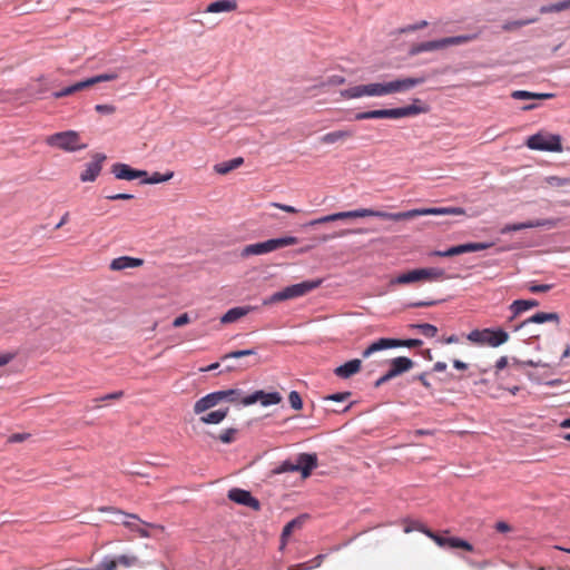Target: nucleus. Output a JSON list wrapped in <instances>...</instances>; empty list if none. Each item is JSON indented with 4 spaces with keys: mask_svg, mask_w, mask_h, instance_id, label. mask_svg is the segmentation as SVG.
<instances>
[{
    "mask_svg": "<svg viewBox=\"0 0 570 570\" xmlns=\"http://www.w3.org/2000/svg\"><path fill=\"white\" fill-rule=\"evenodd\" d=\"M350 395H351V393H348V392L335 393V394L326 396V400L342 402V401H345Z\"/></svg>",
    "mask_w": 570,
    "mask_h": 570,
    "instance_id": "obj_61",
    "label": "nucleus"
},
{
    "mask_svg": "<svg viewBox=\"0 0 570 570\" xmlns=\"http://www.w3.org/2000/svg\"><path fill=\"white\" fill-rule=\"evenodd\" d=\"M461 254L462 253H461L460 245L452 246L446 250H435L433 253V255L439 256V257H452V256H456V255H461Z\"/></svg>",
    "mask_w": 570,
    "mask_h": 570,
    "instance_id": "obj_46",
    "label": "nucleus"
},
{
    "mask_svg": "<svg viewBox=\"0 0 570 570\" xmlns=\"http://www.w3.org/2000/svg\"><path fill=\"white\" fill-rule=\"evenodd\" d=\"M227 497L233 502L252 508L255 511H258L261 509L259 501L256 498H254L249 491L239 488H233L228 491Z\"/></svg>",
    "mask_w": 570,
    "mask_h": 570,
    "instance_id": "obj_15",
    "label": "nucleus"
},
{
    "mask_svg": "<svg viewBox=\"0 0 570 570\" xmlns=\"http://www.w3.org/2000/svg\"><path fill=\"white\" fill-rule=\"evenodd\" d=\"M348 234H351V230H350V229H343V230H340V232H337V233H335V234H333V235H323V236L321 237V240H322V242H327V240L333 239V238H335V237H343V236H346V235H348Z\"/></svg>",
    "mask_w": 570,
    "mask_h": 570,
    "instance_id": "obj_60",
    "label": "nucleus"
},
{
    "mask_svg": "<svg viewBox=\"0 0 570 570\" xmlns=\"http://www.w3.org/2000/svg\"><path fill=\"white\" fill-rule=\"evenodd\" d=\"M116 512L121 513L126 517V520L121 522L122 525L126 527L128 530L136 532L140 538H149L151 535L147 528L158 529L161 531L164 530L163 525L148 523L141 520L137 514L124 513L119 510H117Z\"/></svg>",
    "mask_w": 570,
    "mask_h": 570,
    "instance_id": "obj_12",
    "label": "nucleus"
},
{
    "mask_svg": "<svg viewBox=\"0 0 570 570\" xmlns=\"http://www.w3.org/2000/svg\"><path fill=\"white\" fill-rule=\"evenodd\" d=\"M322 284V279L305 281L294 284L274 293L272 296L264 301V305L276 304L283 301L297 298L316 289Z\"/></svg>",
    "mask_w": 570,
    "mask_h": 570,
    "instance_id": "obj_4",
    "label": "nucleus"
},
{
    "mask_svg": "<svg viewBox=\"0 0 570 570\" xmlns=\"http://www.w3.org/2000/svg\"><path fill=\"white\" fill-rule=\"evenodd\" d=\"M95 110L99 114L112 115L116 112V107L114 105H96Z\"/></svg>",
    "mask_w": 570,
    "mask_h": 570,
    "instance_id": "obj_53",
    "label": "nucleus"
},
{
    "mask_svg": "<svg viewBox=\"0 0 570 570\" xmlns=\"http://www.w3.org/2000/svg\"><path fill=\"white\" fill-rule=\"evenodd\" d=\"M105 159L104 154H95L92 160L86 165V169L80 174V180L83 183L95 181L101 171Z\"/></svg>",
    "mask_w": 570,
    "mask_h": 570,
    "instance_id": "obj_16",
    "label": "nucleus"
},
{
    "mask_svg": "<svg viewBox=\"0 0 570 570\" xmlns=\"http://www.w3.org/2000/svg\"><path fill=\"white\" fill-rule=\"evenodd\" d=\"M305 519L306 517L305 515H299L295 519H293L292 521H289L284 528H283V531H282V535H281V541H282V549L286 546L287 543V540L288 538L292 535V533L296 530V529H301L305 522Z\"/></svg>",
    "mask_w": 570,
    "mask_h": 570,
    "instance_id": "obj_29",
    "label": "nucleus"
},
{
    "mask_svg": "<svg viewBox=\"0 0 570 570\" xmlns=\"http://www.w3.org/2000/svg\"><path fill=\"white\" fill-rule=\"evenodd\" d=\"M112 561L115 563V570L117 566L120 564L122 567L129 568L136 566L138 563V558L136 556H119L117 559L105 558L101 562Z\"/></svg>",
    "mask_w": 570,
    "mask_h": 570,
    "instance_id": "obj_34",
    "label": "nucleus"
},
{
    "mask_svg": "<svg viewBox=\"0 0 570 570\" xmlns=\"http://www.w3.org/2000/svg\"><path fill=\"white\" fill-rule=\"evenodd\" d=\"M65 570H115V563L112 561H107V562H100L94 569L67 568Z\"/></svg>",
    "mask_w": 570,
    "mask_h": 570,
    "instance_id": "obj_48",
    "label": "nucleus"
},
{
    "mask_svg": "<svg viewBox=\"0 0 570 570\" xmlns=\"http://www.w3.org/2000/svg\"><path fill=\"white\" fill-rule=\"evenodd\" d=\"M570 9V0H563L554 4L542 6L540 13L560 12Z\"/></svg>",
    "mask_w": 570,
    "mask_h": 570,
    "instance_id": "obj_38",
    "label": "nucleus"
},
{
    "mask_svg": "<svg viewBox=\"0 0 570 570\" xmlns=\"http://www.w3.org/2000/svg\"><path fill=\"white\" fill-rule=\"evenodd\" d=\"M345 83V78L338 75H334L327 78L325 82L322 83V86H341Z\"/></svg>",
    "mask_w": 570,
    "mask_h": 570,
    "instance_id": "obj_51",
    "label": "nucleus"
},
{
    "mask_svg": "<svg viewBox=\"0 0 570 570\" xmlns=\"http://www.w3.org/2000/svg\"><path fill=\"white\" fill-rule=\"evenodd\" d=\"M413 327L417 328L426 337H434L438 333L436 326L429 323L415 324Z\"/></svg>",
    "mask_w": 570,
    "mask_h": 570,
    "instance_id": "obj_43",
    "label": "nucleus"
},
{
    "mask_svg": "<svg viewBox=\"0 0 570 570\" xmlns=\"http://www.w3.org/2000/svg\"><path fill=\"white\" fill-rule=\"evenodd\" d=\"M111 173L117 179L121 180H134L147 176V171L134 169L129 165L122 163L114 164L111 166Z\"/></svg>",
    "mask_w": 570,
    "mask_h": 570,
    "instance_id": "obj_17",
    "label": "nucleus"
},
{
    "mask_svg": "<svg viewBox=\"0 0 570 570\" xmlns=\"http://www.w3.org/2000/svg\"><path fill=\"white\" fill-rule=\"evenodd\" d=\"M237 7L236 0H219L209 3L205 11L208 13L230 12L235 11Z\"/></svg>",
    "mask_w": 570,
    "mask_h": 570,
    "instance_id": "obj_26",
    "label": "nucleus"
},
{
    "mask_svg": "<svg viewBox=\"0 0 570 570\" xmlns=\"http://www.w3.org/2000/svg\"><path fill=\"white\" fill-rule=\"evenodd\" d=\"M83 89H87L85 80L76 82V83H73L71 86H68V87L63 88L62 90L53 92V97L56 99H59V98H62V97H67V96L73 95L75 92L83 90Z\"/></svg>",
    "mask_w": 570,
    "mask_h": 570,
    "instance_id": "obj_35",
    "label": "nucleus"
},
{
    "mask_svg": "<svg viewBox=\"0 0 570 570\" xmlns=\"http://www.w3.org/2000/svg\"><path fill=\"white\" fill-rule=\"evenodd\" d=\"M118 78V75L116 72L110 73H101L91 78H88L85 80L86 87L89 88L96 83L104 82V81H112Z\"/></svg>",
    "mask_w": 570,
    "mask_h": 570,
    "instance_id": "obj_37",
    "label": "nucleus"
},
{
    "mask_svg": "<svg viewBox=\"0 0 570 570\" xmlns=\"http://www.w3.org/2000/svg\"><path fill=\"white\" fill-rule=\"evenodd\" d=\"M429 111V107L421 102L420 99H414L412 105L393 108V109H376L357 112L355 120H367V119H399L404 117L416 116Z\"/></svg>",
    "mask_w": 570,
    "mask_h": 570,
    "instance_id": "obj_2",
    "label": "nucleus"
},
{
    "mask_svg": "<svg viewBox=\"0 0 570 570\" xmlns=\"http://www.w3.org/2000/svg\"><path fill=\"white\" fill-rule=\"evenodd\" d=\"M256 352L255 350H240V351H234V352H230V353H227L225 354L222 360H227V358H240V357H244V356H250V355H255Z\"/></svg>",
    "mask_w": 570,
    "mask_h": 570,
    "instance_id": "obj_45",
    "label": "nucleus"
},
{
    "mask_svg": "<svg viewBox=\"0 0 570 570\" xmlns=\"http://www.w3.org/2000/svg\"><path fill=\"white\" fill-rule=\"evenodd\" d=\"M222 393V400L227 401L229 403H242V391L240 390H224L219 391Z\"/></svg>",
    "mask_w": 570,
    "mask_h": 570,
    "instance_id": "obj_39",
    "label": "nucleus"
},
{
    "mask_svg": "<svg viewBox=\"0 0 570 570\" xmlns=\"http://www.w3.org/2000/svg\"><path fill=\"white\" fill-rule=\"evenodd\" d=\"M426 81L425 76L420 77H404L397 78L385 82L386 96L400 92H406L416 86H420Z\"/></svg>",
    "mask_w": 570,
    "mask_h": 570,
    "instance_id": "obj_13",
    "label": "nucleus"
},
{
    "mask_svg": "<svg viewBox=\"0 0 570 570\" xmlns=\"http://www.w3.org/2000/svg\"><path fill=\"white\" fill-rule=\"evenodd\" d=\"M331 222H336L335 214H330V215L320 217L317 219H314L309 223V225L314 226V225H321V224L331 223Z\"/></svg>",
    "mask_w": 570,
    "mask_h": 570,
    "instance_id": "obj_56",
    "label": "nucleus"
},
{
    "mask_svg": "<svg viewBox=\"0 0 570 570\" xmlns=\"http://www.w3.org/2000/svg\"><path fill=\"white\" fill-rule=\"evenodd\" d=\"M362 368V362L358 358L351 360L334 370V374L340 379H348Z\"/></svg>",
    "mask_w": 570,
    "mask_h": 570,
    "instance_id": "obj_21",
    "label": "nucleus"
},
{
    "mask_svg": "<svg viewBox=\"0 0 570 570\" xmlns=\"http://www.w3.org/2000/svg\"><path fill=\"white\" fill-rule=\"evenodd\" d=\"M28 438H29V434H26V433H16V434H12V435L9 438V442H11V443L23 442V441H26Z\"/></svg>",
    "mask_w": 570,
    "mask_h": 570,
    "instance_id": "obj_63",
    "label": "nucleus"
},
{
    "mask_svg": "<svg viewBox=\"0 0 570 570\" xmlns=\"http://www.w3.org/2000/svg\"><path fill=\"white\" fill-rule=\"evenodd\" d=\"M282 395L278 392L266 393L264 391H256L255 393L244 396L242 399L243 405H252L261 402L263 406L274 405L282 402Z\"/></svg>",
    "mask_w": 570,
    "mask_h": 570,
    "instance_id": "obj_14",
    "label": "nucleus"
},
{
    "mask_svg": "<svg viewBox=\"0 0 570 570\" xmlns=\"http://www.w3.org/2000/svg\"><path fill=\"white\" fill-rule=\"evenodd\" d=\"M244 163V159L242 157H237L227 161H223L219 164H216L214 166V170L219 175H227L232 170L238 168Z\"/></svg>",
    "mask_w": 570,
    "mask_h": 570,
    "instance_id": "obj_32",
    "label": "nucleus"
},
{
    "mask_svg": "<svg viewBox=\"0 0 570 570\" xmlns=\"http://www.w3.org/2000/svg\"><path fill=\"white\" fill-rule=\"evenodd\" d=\"M144 264V261L140 258L129 257V256H120L111 261L110 269L111 271H122L127 268L139 267Z\"/></svg>",
    "mask_w": 570,
    "mask_h": 570,
    "instance_id": "obj_25",
    "label": "nucleus"
},
{
    "mask_svg": "<svg viewBox=\"0 0 570 570\" xmlns=\"http://www.w3.org/2000/svg\"><path fill=\"white\" fill-rule=\"evenodd\" d=\"M288 401L294 410H301L303 407V401L297 391H292L288 395Z\"/></svg>",
    "mask_w": 570,
    "mask_h": 570,
    "instance_id": "obj_47",
    "label": "nucleus"
},
{
    "mask_svg": "<svg viewBox=\"0 0 570 570\" xmlns=\"http://www.w3.org/2000/svg\"><path fill=\"white\" fill-rule=\"evenodd\" d=\"M539 306V302L535 299H517L510 305V309L513 316H517L530 308Z\"/></svg>",
    "mask_w": 570,
    "mask_h": 570,
    "instance_id": "obj_33",
    "label": "nucleus"
},
{
    "mask_svg": "<svg viewBox=\"0 0 570 570\" xmlns=\"http://www.w3.org/2000/svg\"><path fill=\"white\" fill-rule=\"evenodd\" d=\"M421 282H439L446 278L445 272L439 267L419 268Z\"/></svg>",
    "mask_w": 570,
    "mask_h": 570,
    "instance_id": "obj_28",
    "label": "nucleus"
},
{
    "mask_svg": "<svg viewBox=\"0 0 570 570\" xmlns=\"http://www.w3.org/2000/svg\"><path fill=\"white\" fill-rule=\"evenodd\" d=\"M551 288H552V285H550V284H541V285L531 284L529 286V291L534 294L546 293V292L550 291Z\"/></svg>",
    "mask_w": 570,
    "mask_h": 570,
    "instance_id": "obj_54",
    "label": "nucleus"
},
{
    "mask_svg": "<svg viewBox=\"0 0 570 570\" xmlns=\"http://www.w3.org/2000/svg\"><path fill=\"white\" fill-rule=\"evenodd\" d=\"M296 472H301L303 478L311 475L312 471L317 466L316 454L302 453L297 458Z\"/></svg>",
    "mask_w": 570,
    "mask_h": 570,
    "instance_id": "obj_19",
    "label": "nucleus"
},
{
    "mask_svg": "<svg viewBox=\"0 0 570 570\" xmlns=\"http://www.w3.org/2000/svg\"><path fill=\"white\" fill-rule=\"evenodd\" d=\"M428 26V21L425 20H422L417 23H414V24H409L402 29H400V32L401 33H407V32H413V31H416V30H420V29H423Z\"/></svg>",
    "mask_w": 570,
    "mask_h": 570,
    "instance_id": "obj_49",
    "label": "nucleus"
},
{
    "mask_svg": "<svg viewBox=\"0 0 570 570\" xmlns=\"http://www.w3.org/2000/svg\"><path fill=\"white\" fill-rule=\"evenodd\" d=\"M415 529H417L421 532H423L425 535H428L430 539H432L441 548L463 549V550H466V551H472L473 550L472 544L469 543L468 541L461 539V538L443 537V535H440V534L431 531L428 528H424L423 525H417V527H415Z\"/></svg>",
    "mask_w": 570,
    "mask_h": 570,
    "instance_id": "obj_11",
    "label": "nucleus"
},
{
    "mask_svg": "<svg viewBox=\"0 0 570 570\" xmlns=\"http://www.w3.org/2000/svg\"><path fill=\"white\" fill-rule=\"evenodd\" d=\"M106 198L109 200H129V199L134 198V195L120 193V194L108 195V196H106Z\"/></svg>",
    "mask_w": 570,
    "mask_h": 570,
    "instance_id": "obj_58",
    "label": "nucleus"
},
{
    "mask_svg": "<svg viewBox=\"0 0 570 570\" xmlns=\"http://www.w3.org/2000/svg\"><path fill=\"white\" fill-rule=\"evenodd\" d=\"M511 97L517 100L533 99L534 92H530L527 90H515L511 94Z\"/></svg>",
    "mask_w": 570,
    "mask_h": 570,
    "instance_id": "obj_50",
    "label": "nucleus"
},
{
    "mask_svg": "<svg viewBox=\"0 0 570 570\" xmlns=\"http://www.w3.org/2000/svg\"><path fill=\"white\" fill-rule=\"evenodd\" d=\"M421 340L409 338V340H397V338H380L373 343H371L363 352L362 356L364 358L370 357L373 353L395 347H417L422 345Z\"/></svg>",
    "mask_w": 570,
    "mask_h": 570,
    "instance_id": "obj_9",
    "label": "nucleus"
},
{
    "mask_svg": "<svg viewBox=\"0 0 570 570\" xmlns=\"http://www.w3.org/2000/svg\"><path fill=\"white\" fill-rule=\"evenodd\" d=\"M475 39H478V33L461 35L454 37H446L438 40L419 42L411 46V48L409 49V55L413 57L422 52L442 50L450 46H460L463 43L471 42Z\"/></svg>",
    "mask_w": 570,
    "mask_h": 570,
    "instance_id": "obj_3",
    "label": "nucleus"
},
{
    "mask_svg": "<svg viewBox=\"0 0 570 570\" xmlns=\"http://www.w3.org/2000/svg\"><path fill=\"white\" fill-rule=\"evenodd\" d=\"M420 273L419 268L411 269L406 273L400 274L396 277L392 278L390 281V286H396V285H410L414 283H420Z\"/></svg>",
    "mask_w": 570,
    "mask_h": 570,
    "instance_id": "obj_27",
    "label": "nucleus"
},
{
    "mask_svg": "<svg viewBox=\"0 0 570 570\" xmlns=\"http://www.w3.org/2000/svg\"><path fill=\"white\" fill-rule=\"evenodd\" d=\"M298 243V238L294 236H285L281 238H273L266 242L249 244L245 246L242 250V257H248L254 255H263L271 253L273 250L296 245Z\"/></svg>",
    "mask_w": 570,
    "mask_h": 570,
    "instance_id": "obj_5",
    "label": "nucleus"
},
{
    "mask_svg": "<svg viewBox=\"0 0 570 570\" xmlns=\"http://www.w3.org/2000/svg\"><path fill=\"white\" fill-rule=\"evenodd\" d=\"M354 134L355 132L352 129L335 130V131H331V132L323 135L320 138V141L324 145H333L336 142L345 141L348 138H352L354 136Z\"/></svg>",
    "mask_w": 570,
    "mask_h": 570,
    "instance_id": "obj_23",
    "label": "nucleus"
},
{
    "mask_svg": "<svg viewBox=\"0 0 570 570\" xmlns=\"http://www.w3.org/2000/svg\"><path fill=\"white\" fill-rule=\"evenodd\" d=\"M331 222H336L335 214H330V215L320 217L317 219H314L309 223V225L314 226V225H321V224L331 223Z\"/></svg>",
    "mask_w": 570,
    "mask_h": 570,
    "instance_id": "obj_57",
    "label": "nucleus"
},
{
    "mask_svg": "<svg viewBox=\"0 0 570 570\" xmlns=\"http://www.w3.org/2000/svg\"><path fill=\"white\" fill-rule=\"evenodd\" d=\"M254 309H255V307L249 306V305L233 307V308L228 309L220 317V323L222 324H229V323L237 322L238 320H240L242 317L246 316L247 314H249Z\"/></svg>",
    "mask_w": 570,
    "mask_h": 570,
    "instance_id": "obj_22",
    "label": "nucleus"
},
{
    "mask_svg": "<svg viewBox=\"0 0 570 570\" xmlns=\"http://www.w3.org/2000/svg\"><path fill=\"white\" fill-rule=\"evenodd\" d=\"M46 144L70 153L81 150L87 147V145L80 144V136L73 130L50 135L46 138Z\"/></svg>",
    "mask_w": 570,
    "mask_h": 570,
    "instance_id": "obj_7",
    "label": "nucleus"
},
{
    "mask_svg": "<svg viewBox=\"0 0 570 570\" xmlns=\"http://www.w3.org/2000/svg\"><path fill=\"white\" fill-rule=\"evenodd\" d=\"M544 322H553L557 325H559V323H560L559 314L558 313L539 312V313L532 315L531 317H529L528 320H525L521 324V326H524V325L530 324V323L541 324V323H544Z\"/></svg>",
    "mask_w": 570,
    "mask_h": 570,
    "instance_id": "obj_30",
    "label": "nucleus"
},
{
    "mask_svg": "<svg viewBox=\"0 0 570 570\" xmlns=\"http://www.w3.org/2000/svg\"><path fill=\"white\" fill-rule=\"evenodd\" d=\"M343 99H358L363 97H383L386 96L385 82H372L357 85L340 92Z\"/></svg>",
    "mask_w": 570,
    "mask_h": 570,
    "instance_id": "obj_8",
    "label": "nucleus"
},
{
    "mask_svg": "<svg viewBox=\"0 0 570 570\" xmlns=\"http://www.w3.org/2000/svg\"><path fill=\"white\" fill-rule=\"evenodd\" d=\"M461 253H471V252H479L484 250L491 247V244L487 243H468V244H461Z\"/></svg>",
    "mask_w": 570,
    "mask_h": 570,
    "instance_id": "obj_41",
    "label": "nucleus"
},
{
    "mask_svg": "<svg viewBox=\"0 0 570 570\" xmlns=\"http://www.w3.org/2000/svg\"><path fill=\"white\" fill-rule=\"evenodd\" d=\"M509 365V360L507 356H501L497 363H495V375H499V373L505 368Z\"/></svg>",
    "mask_w": 570,
    "mask_h": 570,
    "instance_id": "obj_59",
    "label": "nucleus"
},
{
    "mask_svg": "<svg viewBox=\"0 0 570 570\" xmlns=\"http://www.w3.org/2000/svg\"><path fill=\"white\" fill-rule=\"evenodd\" d=\"M227 414L228 407L219 409L202 415L199 421L204 424H218L227 416Z\"/></svg>",
    "mask_w": 570,
    "mask_h": 570,
    "instance_id": "obj_31",
    "label": "nucleus"
},
{
    "mask_svg": "<svg viewBox=\"0 0 570 570\" xmlns=\"http://www.w3.org/2000/svg\"><path fill=\"white\" fill-rule=\"evenodd\" d=\"M335 214V220H343L347 218H363V217H377L385 220L401 222L407 220L420 216H442V215H465V209L462 207H434V208H415L406 212L389 213L375 210L371 208H360L348 212H338Z\"/></svg>",
    "mask_w": 570,
    "mask_h": 570,
    "instance_id": "obj_1",
    "label": "nucleus"
},
{
    "mask_svg": "<svg viewBox=\"0 0 570 570\" xmlns=\"http://www.w3.org/2000/svg\"><path fill=\"white\" fill-rule=\"evenodd\" d=\"M538 20V18H530V19H522V20H514V21H508L502 24V30L504 31H515L524 26L534 23Z\"/></svg>",
    "mask_w": 570,
    "mask_h": 570,
    "instance_id": "obj_36",
    "label": "nucleus"
},
{
    "mask_svg": "<svg viewBox=\"0 0 570 570\" xmlns=\"http://www.w3.org/2000/svg\"><path fill=\"white\" fill-rule=\"evenodd\" d=\"M468 340L476 345L498 347L508 342L509 334L501 328L473 330L468 334Z\"/></svg>",
    "mask_w": 570,
    "mask_h": 570,
    "instance_id": "obj_6",
    "label": "nucleus"
},
{
    "mask_svg": "<svg viewBox=\"0 0 570 570\" xmlns=\"http://www.w3.org/2000/svg\"><path fill=\"white\" fill-rule=\"evenodd\" d=\"M222 396L223 395L219 391L203 396L194 404V412L196 414H203L206 411L215 407L216 405L223 402Z\"/></svg>",
    "mask_w": 570,
    "mask_h": 570,
    "instance_id": "obj_18",
    "label": "nucleus"
},
{
    "mask_svg": "<svg viewBox=\"0 0 570 570\" xmlns=\"http://www.w3.org/2000/svg\"><path fill=\"white\" fill-rule=\"evenodd\" d=\"M236 434H237L236 429H233V428L226 429L218 435V440L225 444H228V443H232L235 441Z\"/></svg>",
    "mask_w": 570,
    "mask_h": 570,
    "instance_id": "obj_44",
    "label": "nucleus"
},
{
    "mask_svg": "<svg viewBox=\"0 0 570 570\" xmlns=\"http://www.w3.org/2000/svg\"><path fill=\"white\" fill-rule=\"evenodd\" d=\"M284 472H296L295 463L289 461H284L276 470L275 473H284Z\"/></svg>",
    "mask_w": 570,
    "mask_h": 570,
    "instance_id": "obj_52",
    "label": "nucleus"
},
{
    "mask_svg": "<svg viewBox=\"0 0 570 570\" xmlns=\"http://www.w3.org/2000/svg\"><path fill=\"white\" fill-rule=\"evenodd\" d=\"M174 176L173 171H167L166 174H160L155 171L150 177L144 179V184H159L164 181H168Z\"/></svg>",
    "mask_w": 570,
    "mask_h": 570,
    "instance_id": "obj_40",
    "label": "nucleus"
},
{
    "mask_svg": "<svg viewBox=\"0 0 570 570\" xmlns=\"http://www.w3.org/2000/svg\"><path fill=\"white\" fill-rule=\"evenodd\" d=\"M548 225H553V222L549 219H535L518 224H508L501 229V233L507 234L510 232H518L527 228L544 227Z\"/></svg>",
    "mask_w": 570,
    "mask_h": 570,
    "instance_id": "obj_20",
    "label": "nucleus"
},
{
    "mask_svg": "<svg viewBox=\"0 0 570 570\" xmlns=\"http://www.w3.org/2000/svg\"><path fill=\"white\" fill-rule=\"evenodd\" d=\"M414 366V363L411 358L405 356H399L390 362V372L394 377L401 375L404 372L410 371Z\"/></svg>",
    "mask_w": 570,
    "mask_h": 570,
    "instance_id": "obj_24",
    "label": "nucleus"
},
{
    "mask_svg": "<svg viewBox=\"0 0 570 570\" xmlns=\"http://www.w3.org/2000/svg\"><path fill=\"white\" fill-rule=\"evenodd\" d=\"M190 322L187 313H183L178 317H176L173 322L174 327H181Z\"/></svg>",
    "mask_w": 570,
    "mask_h": 570,
    "instance_id": "obj_55",
    "label": "nucleus"
},
{
    "mask_svg": "<svg viewBox=\"0 0 570 570\" xmlns=\"http://www.w3.org/2000/svg\"><path fill=\"white\" fill-rule=\"evenodd\" d=\"M544 180L551 187H567V186H570V178H566V177L548 176V177H546Z\"/></svg>",
    "mask_w": 570,
    "mask_h": 570,
    "instance_id": "obj_42",
    "label": "nucleus"
},
{
    "mask_svg": "<svg viewBox=\"0 0 570 570\" xmlns=\"http://www.w3.org/2000/svg\"><path fill=\"white\" fill-rule=\"evenodd\" d=\"M527 146L533 150L562 151L561 137L549 132H538L530 136Z\"/></svg>",
    "mask_w": 570,
    "mask_h": 570,
    "instance_id": "obj_10",
    "label": "nucleus"
},
{
    "mask_svg": "<svg viewBox=\"0 0 570 570\" xmlns=\"http://www.w3.org/2000/svg\"><path fill=\"white\" fill-rule=\"evenodd\" d=\"M495 530L501 533H507L511 531V525L505 521H499L495 523Z\"/></svg>",
    "mask_w": 570,
    "mask_h": 570,
    "instance_id": "obj_62",
    "label": "nucleus"
},
{
    "mask_svg": "<svg viewBox=\"0 0 570 570\" xmlns=\"http://www.w3.org/2000/svg\"><path fill=\"white\" fill-rule=\"evenodd\" d=\"M272 206H274L276 208H279V209H282V210L286 212V213H291V214L298 213V209H296L295 207L289 206V205L273 203Z\"/></svg>",
    "mask_w": 570,
    "mask_h": 570,
    "instance_id": "obj_64",
    "label": "nucleus"
}]
</instances>
